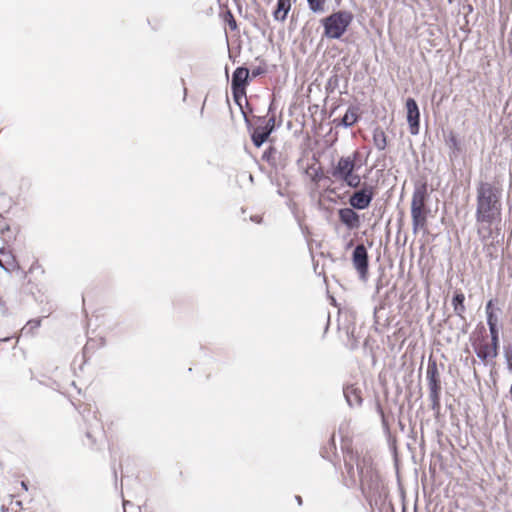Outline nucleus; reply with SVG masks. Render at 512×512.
<instances>
[{"mask_svg": "<svg viewBox=\"0 0 512 512\" xmlns=\"http://www.w3.org/2000/svg\"><path fill=\"white\" fill-rule=\"evenodd\" d=\"M500 192L490 183H481L477 189L478 222L491 223L500 212Z\"/></svg>", "mask_w": 512, "mask_h": 512, "instance_id": "f257e3e1", "label": "nucleus"}, {"mask_svg": "<svg viewBox=\"0 0 512 512\" xmlns=\"http://www.w3.org/2000/svg\"><path fill=\"white\" fill-rule=\"evenodd\" d=\"M358 157L359 153L357 151L351 155L340 157L331 170L332 177L348 187L357 188L361 184V177L355 173Z\"/></svg>", "mask_w": 512, "mask_h": 512, "instance_id": "f03ea898", "label": "nucleus"}, {"mask_svg": "<svg viewBox=\"0 0 512 512\" xmlns=\"http://www.w3.org/2000/svg\"><path fill=\"white\" fill-rule=\"evenodd\" d=\"M353 21V14L340 10L321 19L324 28L323 36L328 39H340Z\"/></svg>", "mask_w": 512, "mask_h": 512, "instance_id": "7ed1b4c3", "label": "nucleus"}, {"mask_svg": "<svg viewBox=\"0 0 512 512\" xmlns=\"http://www.w3.org/2000/svg\"><path fill=\"white\" fill-rule=\"evenodd\" d=\"M427 213L425 205V192L416 190L413 193L411 201V217L413 233L417 234L420 231L427 232Z\"/></svg>", "mask_w": 512, "mask_h": 512, "instance_id": "20e7f679", "label": "nucleus"}, {"mask_svg": "<svg viewBox=\"0 0 512 512\" xmlns=\"http://www.w3.org/2000/svg\"><path fill=\"white\" fill-rule=\"evenodd\" d=\"M357 470L363 489L366 487H368L370 490L378 489V475L372 468V462L370 458L364 457L361 461H358Z\"/></svg>", "mask_w": 512, "mask_h": 512, "instance_id": "39448f33", "label": "nucleus"}, {"mask_svg": "<svg viewBox=\"0 0 512 512\" xmlns=\"http://www.w3.org/2000/svg\"><path fill=\"white\" fill-rule=\"evenodd\" d=\"M406 110H407V122L409 125V130L412 135H417L419 133V118L420 112L416 101L412 98H408L406 101Z\"/></svg>", "mask_w": 512, "mask_h": 512, "instance_id": "423d86ee", "label": "nucleus"}, {"mask_svg": "<svg viewBox=\"0 0 512 512\" xmlns=\"http://www.w3.org/2000/svg\"><path fill=\"white\" fill-rule=\"evenodd\" d=\"M353 265L362 278H365L368 270V254L364 245H357L353 251Z\"/></svg>", "mask_w": 512, "mask_h": 512, "instance_id": "0eeeda50", "label": "nucleus"}, {"mask_svg": "<svg viewBox=\"0 0 512 512\" xmlns=\"http://www.w3.org/2000/svg\"><path fill=\"white\" fill-rule=\"evenodd\" d=\"M248 76L249 70L247 68L239 67L234 71L231 85L236 99L240 94L243 95L245 93V85L247 83Z\"/></svg>", "mask_w": 512, "mask_h": 512, "instance_id": "6e6552de", "label": "nucleus"}, {"mask_svg": "<svg viewBox=\"0 0 512 512\" xmlns=\"http://www.w3.org/2000/svg\"><path fill=\"white\" fill-rule=\"evenodd\" d=\"M373 199V193L371 188L365 187L361 190L356 191L349 199L350 205L355 209L367 208Z\"/></svg>", "mask_w": 512, "mask_h": 512, "instance_id": "1a4fd4ad", "label": "nucleus"}, {"mask_svg": "<svg viewBox=\"0 0 512 512\" xmlns=\"http://www.w3.org/2000/svg\"><path fill=\"white\" fill-rule=\"evenodd\" d=\"M429 391H441L440 375L436 362H429L426 370Z\"/></svg>", "mask_w": 512, "mask_h": 512, "instance_id": "9d476101", "label": "nucleus"}, {"mask_svg": "<svg viewBox=\"0 0 512 512\" xmlns=\"http://www.w3.org/2000/svg\"><path fill=\"white\" fill-rule=\"evenodd\" d=\"M340 221L349 229L358 228L360 224L358 214L351 208H343L339 210Z\"/></svg>", "mask_w": 512, "mask_h": 512, "instance_id": "9b49d317", "label": "nucleus"}, {"mask_svg": "<svg viewBox=\"0 0 512 512\" xmlns=\"http://www.w3.org/2000/svg\"><path fill=\"white\" fill-rule=\"evenodd\" d=\"M271 127H257L252 132L251 138L256 147H260L269 137L274 129V119L270 118Z\"/></svg>", "mask_w": 512, "mask_h": 512, "instance_id": "f8f14e48", "label": "nucleus"}, {"mask_svg": "<svg viewBox=\"0 0 512 512\" xmlns=\"http://www.w3.org/2000/svg\"><path fill=\"white\" fill-rule=\"evenodd\" d=\"M291 9L290 0H278L276 10L273 13L274 19L277 21H285L288 12Z\"/></svg>", "mask_w": 512, "mask_h": 512, "instance_id": "ddd939ff", "label": "nucleus"}, {"mask_svg": "<svg viewBox=\"0 0 512 512\" xmlns=\"http://www.w3.org/2000/svg\"><path fill=\"white\" fill-rule=\"evenodd\" d=\"M477 356L482 360L493 359L497 356V348L495 345L482 344L476 349Z\"/></svg>", "mask_w": 512, "mask_h": 512, "instance_id": "4468645a", "label": "nucleus"}, {"mask_svg": "<svg viewBox=\"0 0 512 512\" xmlns=\"http://www.w3.org/2000/svg\"><path fill=\"white\" fill-rule=\"evenodd\" d=\"M358 109L355 107H350L342 117L341 123L345 127H351L353 124L357 122L358 119Z\"/></svg>", "mask_w": 512, "mask_h": 512, "instance_id": "2eb2a0df", "label": "nucleus"}, {"mask_svg": "<svg viewBox=\"0 0 512 512\" xmlns=\"http://www.w3.org/2000/svg\"><path fill=\"white\" fill-rule=\"evenodd\" d=\"M464 300L465 296L463 293H456L452 299L454 312L460 317H462L465 312Z\"/></svg>", "mask_w": 512, "mask_h": 512, "instance_id": "dca6fc26", "label": "nucleus"}, {"mask_svg": "<svg viewBox=\"0 0 512 512\" xmlns=\"http://www.w3.org/2000/svg\"><path fill=\"white\" fill-rule=\"evenodd\" d=\"M487 324L489 329L492 327L497 328L498 316L493 308V301L490 300L486 305Z\"/></svg>", "mask_w": 512, "mask_h": 512, "instance_id": "f3484780", "label": "nucleus"}, {"mask_svg": "<svg viewBox=\"0 0 512 512\" xmlns=\"http://www.w3.org/2000/svg\"><path fill=\"white\" fill-rule=\"evenodd\" d=\"M373 140H374V144L377 147V149H379V150L385 149V147L387 145V141H386V135H385L384 131H382L380 129H376L374 131Z\"/></svg>", "mask_w": 512, "mask_h": 512, "instance_id": "a211bd4d", "label": "nucleus"}, {"mask_svg": "<svg viewBox=\"0 0 512 512\" xmlns=\"http://www.w3.org/2000/svg\"><path fill=\"white\" fill-rule=\"evenodd\" d=\"M446 145L450 149V157H455L457 155V152L459 151V145L457 138L454 134L450 133L448 137L446 138Z\"/></svg>", "mask_w": 512, "mask_h": 512, "instance_id": "6ab92c4d", "label": "nucleus"}, {"mask_svg": "<svg viewBox=\"0 0 512 512\" xmlns=\"http://www.w3.org/2000/svg\"><path fill=\"white\" fill-rule=\"evenodd\" d=\"M309 9L314 13H323L325 11L326 0H307Z\"/></svg>", "mask_w": 512, "mask_h": 512, "instance_id": "aec40b11", "label": "nucleus"}, {"mask_svg": "<svg viewBox=\"0 0 512 512\" xmlns=\"http://www.w3.org/2000/svg\"><path fill=\"white\" fill-rule=\"evenodd\" d=\"M429 399L431 401L432 410L438 411L440 409V392L429 391Z\"/></svg>", "mask_w": 512, "mask_h": 512, "instance_id": "412c9836", "label": "nucleus"}, {"mask_svg": "<svg viewBox=\"0 0 512 512\" xmlns=\"http://www.w3.org/2000/svg\"><path fill=\"white\" fill-rule=\"evenodd\" d=\"M491 334V345H495V347H498V330L495 327H492L489 329Z\"/></svg>", "mask_w": 512, "mask_h": 512, "instance_id": "4be33fe9", "label": "nucleus"}, {"mask_svg": "<svg viewBox=\"0 0 512 512\" xmlns=\"http://www.w3.org/2000/svg\"><path fill=\"white\" fill-rule=\"evenodd\" d=\"M345 397L347 399V402L349 403L350 406L354 405V404H359L360 403V398L358 396H355L354 398V401L351 400L349 394H348V389L345 390Z\"/></svg>", "mask_w": 512, "mask_h": 512, "instance_id": "5701e85b", "label": "nucleus"}, {"mask_svg": "<svg viewBox=\"0 0 512 512\" xmlns=\"http://www.w3.org/2000/svg\"><path fill=\"white\" fill-rule=\"evenodd\" d=\"M7 313L5 303L0 300V315L4 316Z\"/></svg>", "mask_w": 512, "mask_h": 512, "instance_id": "b1692460", "label": "nucleus"}, {"mask_svg": "<svg viewBox=\"0 0 512 512\" xmlns=\"http://www.w3.org/2000/svg\"><path fill=\"white\" fill-rule=\"evenodd\" d=\"M296 500H297L298 504L301 505V503H302L301 497L300 496H296Z\"/></svg>", "mask_w": 512, "mask_h": 512, "instance_id": "393cba45", "label": "nucleus"}, {"mask_svg": "<svg viewBox=\"0 0 512 512\" xmlns=\"http://www.w3.org/2000/svg\"><path fill=\"white\" fill-rule=\"evenodd\" d=\"M271 122H270V119L267 121V123L263 126V127H271Z\"/></svg>", "mask_w": 512, "mask_h": 512, "instance_id": "a878e982", "label": "nucleus"}, {"mask_svg": "<svg viewBox=\"0 0 512 512\" xmlns=\"http://www.w3.org/2000/svg\"><path fill=\"white\" fill-rule=\"evenodd\" d=\"M230 26H231L233 29H234V28H236V23H235V21L230 22Z\"/></svg>", "mask_w": 512, "mask_h": 512, "instance_id": "bb28decb", "label": "nucleus"}, {"mask_svg": "<svg viewBox=\"0 0 512 512\" xmlns=\"http://www.w3.org/2000/svg\"><path fill=\"white\" fill-rule=\"evenodd\" d=\"M2 512H6V508L4 506H2Z\"/></svg>", "mask_w": 512, "mask_h": 512, "instance_id": "cd10ccee", "label": "nucleus"}, {"mask_svg": "<svg viewBox=\"0 0 512 512\" xmlns=\"http://www.w3.org/2000/svg\"><path fill=\"white\" fill-rule=\"evenodd\" d=\"M258 74H259L258 71L253 72V75H258Z\"/></svg>", "mask_w": 512, "mask_h": 512, "instance_id": "c85d7f7f", "label": "nucleus"}, {"mask_svg": "<svg viewBox=\"0 0 512 512\" xmlns=\"http://www.w3.org/2000/svg\"><path fill=\"white\" fill-rule=\"evenodd\" d=\"M0 253H1V254H5V252H4V250H3V249H2V250H0Z\"/></svg>", "mask_w": 512, "mask_h": 512, "instance_id": "c756f323", "label": "nucleus"}, {"mask_svg": "<svg viewBox=\"0 0 512 512\" xmlns=\"http://www.w3.org/2000/svg\"><path fill=\"white\" fill-rule=\"evenodd\" d=\"M0 266H1L2 268H4V265L2 264V262H1V261H0Z\"/></svg>", "mask_w": 512, "mask_h": 512, "instance_id": "7c9ffc66", "label": "nucleus"}]
</instances>
